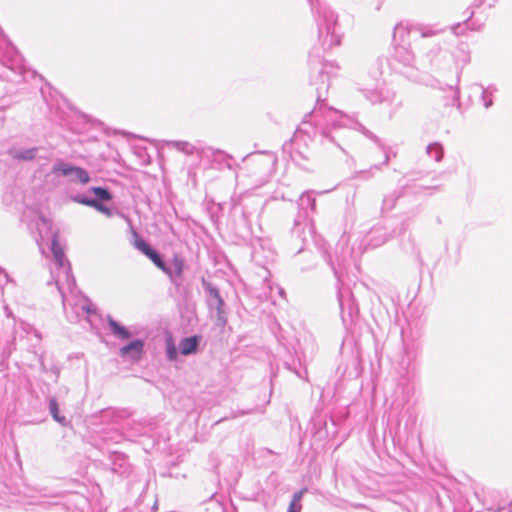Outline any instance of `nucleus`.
Segmentation results:
<instances>
[{
	"label": "nucleus",
	"mask_w": 512,
	"mask_h": 512,
	"mask_svg": "<svg viewBox=\"0 0 512 512\" xmlns=\"http://www.w3.org/2000/svg\"><path fill=\"white\" fill-rule=\"evenodd\" d=\"M90 207H93L95 208L97 211L107 215V216H111L112 215V211L110 208H108L107 206L101 204L98 200H95V202H91L90 203Z\"/></svg>",
	"instance_id": "obj_19"
},
{
	"label": "nucleus",
	"mask_w": 512,
	"mask_h": 512,
	"mask_svg": "<svg viewBox=\"0 0 512 512\" xmlns=\"http://www.w3.org/2000/svg\"><path fill=\"white\" fill-rule=\"evenodd\" d=\"M489 512H512V511L506 510L505 508H498L496 510H489Z\"/></svg>",
	"instance_id": "obj_26"
},
{
	"label": "nucleus",
	"mask_w": 512,
	"mask_h": 512,
	"mask_svg": "<svg viewBox=\"0 0 512 512\" xmlns=\"http://www.w3.org/2000/svg\"><path fill=\"white\" fill-rule=\"evenodd\" d=\"M417 30L420 32L422 37H432L439 32L438 30H434L430 27H423V26L418 27Z\"/></svg>",
	"instance_id": "obj_20"
},
{
	"label": "nucleus",
	"mask_w": 512,
	"mask_h": 512,
	"mask_svg": "<svg viewBox=\"0 0 512 512\" xmlns=\"http://www.w3.org/2000/svg\"><path fill=\"white\" fill-rule=\"evenodd\" d=\"M388 161H389V156H388V155H386V156H385V163H387Z\"/></svg>",
	"instance_id": "obj_28"
},
{
	"label": "nucleus",
	"mask_w": 512,
	"mask_h": 512,
	"mask_svg": "<svg viewBox=\"0 0 512 512\" xmlns=\"http://www.w3.org/2000/svg\"><path fill=\"white\" fill-rule=\"evenodd\" d=\"M404 28L402 27V25H397L394 29V34L396 33H399L400 31H402Z\"/></svg>",
	"instance_id": "obj_27"
},
{
	"label": "nucleus",
	"mask_w": 512,
	"mask_h": 512,
	"mask_svg": "<svg viewBox=\"0 0 512 512\" xmlns=\"http://www.w3.org/2000/svg\"><path fill=\"white\" fill-rule=\"evenodd\" d=\"M159 269H161L162 271L166 270V264L163 262L161 256L156 252V251H152L150 254H148L147 256Z\"/></svg>",
	"instance_id": "obj_16"
},
{
	"label": "nucleus",
	"mask_w": 512,
	"mask_h": 512,
	"mask_svg": "<svg viewBox=\"0 0 512 512\" xmlns=\"http://www.w3.org/2000/svg\"><path fill=\"white\" fill-rule=\"evenodd\" d=\"M91 191L103 201H108L111 199V194L104 188L101 187H93Z\"/></svg>",
	"instance_id": "obj_17"
},
{
	"label": "nucleus",
	"mask_w": 512,
	"mask_h": 512,
	"mask_svg": "<svg viewBox=\"0 0 512 512\" xmlns=\"http://www.w3.org/2000/svg\"><path fill=\"white\" fill-rule=\"evenodd\" d=\"M9 155L16 160L29 161L36 157L37 148H20L14 147L9 150Z\"/></svg>",
	"instance_id": "obj_7"
},
{
	"label": "nucleus",
	"mask_w": 512,
	"mask_h": 512,
	"mask_svg": "<svg viewBox=\"0 0 512 512\" xmlns=\"http://www.w3.org/2000/svg\"><path fill=\"white\" fill-rule=\"evenodd\" d=\"M498 91L497 87L495 85H489L487 88H484L482 90V101L485 108H489L492 106L493 101L492 97L494 94Z\"/></svg>",
	"instance_id": "obj_12"
},
{
	"label": "nucleus",
	"mask_w": 512,
	"mask_h": 512,
	"mask_svg": "<svg viewBox=\"0 0 512 512\" xmlns=\"http://www.w3.org/2000/svg\"><path fill=\"white\" fill-rule=\"evenodd\" d=\"M321 13L325 21V27L320 25L319 36L323 46L332 47L339 45L341 42L340 35L336 32V16L328 8H322Z\"/></svg>",
	"instance_id": "obj_2"
},
{
	"label": "nucleus",
	"mask_w": 512,
	"mask_h": 512,
	"mask_svg": "<svg viewBox=\"0 0 512 512\" xmlns=\"http://www.w3.org/2000/svg\"><path fill=\"white\" fill-rule=\"evenodd\" d=\"M306 200H307L308 203H310L311 208L314 209V207H315V199L311 198L309 192L303 193V195L301 196V202L302 203H304Z\"/></svg>",
	"instance_id": "obj_22"
},
{
	"label": "nucleus",
	"mask_w": 512,
	"mask_h": 512,
	"mask_svg": "<svg viewBox=\"0 0 512 512\" xmlns=\"http://www.w3.org/2000/svg\"><path fill=\"white\" fill-rule=\"evenodd\" d=\"M49 409H50V413L55 421H57L59 423L64 422L65 418L63 416H60L58 403L55 399L50 400Z\"/></svg>",
	"instance_id": "obj_15"
},
{
	"label": "nucleus",
	"mask_w": 512,
	"mask_h": 512,
	"mask_svg": "<svg viewBox=\"0 0 512 512\" xmlns=\"http://www.w3.org/2000/svg\"><path fill=\"white\" fill-rule=\"evenodd\" d=\"M74 200L78 203H81V204H84V205H87V206H90V203L91 202H95L96 199H90V198H87V197H75Z\"/></svg>",
	"instance_id": "obj_24"
},
{
	"label": "nucleus",
	"mask_w": 512,
	"mask_h": 512,
	"mask_svg": "<svg viewBox=\"0 0 512 512\" xmlns=\"http://www.w3.org/2000/svg\"><path fill=\"white\" fill-rule=\"evenodd\" d=\"M39 248L43 251V244L51 240V251L53 254L56 270L52 275L59 293L62 296L63 307L70 320L87 318L93 313L91 302L76 289L75 280L71 274L70 264L65 258L64 250L58 242V231L53 228L52 222L44 217L37 221Z\"/></svg>",
	"instance_id": "obj_1"
},
{
	"label": "nucleus",
	"mask_w": 512,
	"mask_h": 512,
	"mask_svg": "<svg viewBox=\"0 0 512 512\" xmlns=\"http://www.w3.org/2000/svg\"><path fill=\"white\" fill-rule=\"evenodd\" d=\"M198 343H199V340H198V337H196V336L187 337V338L182 339L179 343V348H180L181 354L187 356V355L194 353L198 347Z\"/></svg>",
	"instance_id": "obj_8"
},
{
	"label": "nucleus",
	"mask_w": 512,
	"mask_h": 512,
	"mask_svg": "<svg viewBox=\"0 0 512 512\" xmlns=\"http://www.w3.org/2000/svg\"><path fill=\"white\" fill-rule=\"evenodd\" d=\"M305 492H306V489H303V490H300V491L296 492L293 495V498H292L291 502L301 504V500H302V497H303Z\"/></svg>",
	"instance_id": "obj_23"
},
{
	"label": "nucleus",
	"mask_w": 512,
	"mask_h": 512,
	"mask_svg": "<svg viewBox=\"0 0 512 512\" xmlns=\"http://www.w3.org/2000/svg\"><path fill=\"white\" fill-rule=\"evenodd\" d=\"M394 98V94L390 93L389 91H374L371 92L369 95V100L372 103H382V102H389L392 101Z\"/></svg>",
	"instance_id": "obj_10"
},
{
	"label": "nucleus",
	"mask_w": 512,
	"mask_h": 512,
	"mask_svg": "<svg viewBox=\"0 0 512 512\" xmlns=\"http://www.w3.org/2000/svg\"><path fill=\"white\" fill-rule=\"evenodd\" d=\"M52 172L54 174L69 177L71 181L82 184H86L90 180L88 173L84 169L64 162L55 164L52 168Z\"/></svg>",
	"instance_id": "obj_3"
},
{
	"label": "nucleus",
	"mask_w": 512,
	"mask_h": 512,
	"mask_svg": "<svg viewBox=\"0 0 512 512\" xmlns=\"http://www.w3.org/2000/svg\"><path fill=\"white\" fill-rule=\"evenodd\" d=\"M144 349V342L136 339L120 349V355L127 360L137 362L140 360Z\"/></svg>",
	"instance_id": "obj_4"
},
{
	"label": "nucleus",
	"mask_w": 512,
	"mask_h": 512,
	"mask_svg": "<svg viewBox=\"0 0 512 512\" xmlns=\"http://www.w3.org/2000/svg\"><path fill=\"white\" fill-rule=\"evenodd\" d=\"M209 294H210V300L209 305L211 309L216 310L217 320L221 325H224L226 323V316L225 312L223 310L224 302L221 298L219 291L215 287L209 288Z\"/></svg>",
	"instance_id": "obj_5"
},
{
	"label": "nucleus",
	"mask_w": 512,
	"mask_h": 512,
	"mask_svg": "<svg viewBox=\"0 0 512 512\" xmlns=\"http://www.w3.org/2000/svg\"><path fill=\"white\" fill-rule=\"evenodd\" d=\"M184 269V261L180 257L175 256L170 265H166L165 272L174 284H178Z\"/></svg>",
	"instance_id": "obj_6"
},
{
	"label": "nucleus",
	"mask_w": 512,
	"mask_h": 512,
	"mask_svg": "<svg viewBox=\"0 0 512 512\" xmlns=\"http://www.w3.org/2000/svg\"><path fill=\"white\" fill-rule=\"evenodd\" d=\"M301 508V504L291 502L287 512H300Z\"/></svg>",
	"instance_id": "obj_25"
},
{
	"label": "nucleus",
	"mask_w": 512,
	"mask_h": 512,
	"mask_svg": "<svg viewBox=\"0 0 512 512\" xmlns=\"http://www.w3.org/2000/svg\"><path fill=\"white\" fill-rule=\"evenodd\" d=\"M108 324H109V327H110L113 335L116 338L123 339V340L130 338V336H131L130 332L125 327H123L119 323H117L113 318H111V317L108 318Z\"/></svg>",
	"instance_id": "obj_9"
},
{
	"label": "nucleus",
	"mask_w": 512,
	"mask_h": 512,
	"mask_svg": "<svg viewBox=\"0 0 512 512\" xmlns=\"http://www.w3.org/2000/svg\"><path fill=\"white\" fill-rule=\"evenodd\" d=\"M338 69V66L333 63H325L322 67V73L333 74Z\"/></svg>",
	"instance_id": "obj_21"
},
{
	"label": "nucleus",
	"mask_w": 512,
	"mask_h": 512,
	"mask_svg": "<svg viewBox=\"0 0 512 512\" xmlns=\"http://www.w3.org/2000/svg\"><path fill=\"white\" fill-rule=\"evenodd\" d=\"M134 236H135V241H134L135 248H137L139 251H141L144 255L148 256V254H150L153 251V249L149 246V244L145 240L140 238L136 232H134Z\"/></svg>",
	"instance_id": "obj_14"
},
{
	"label": "nucleus",
	"mask_w": 512,
	"mask_h": 512,
	"mask_svg": "<svg viewBox=\"0 0 512 512\" xmlns=\"http://www.w3.org/2000/svg\"><path fill=\"white\" fill-rule=\"evenodd\" d=\"M426 152L430 157L434 158L436 162H440L442 160L443 148L439 143L435 142L429 144L426 148Z\"/></svg>",
	"instance_id": "obj_13"
},
{
	"label": "nucleus",
	"mask_w": 512,
	"mask_h": 512,
	"mask_svg": "<svg viewBox=\"0 0 512 512\" xmlns=\"http://www.w3.org/2000/svg\"><path fill=\"white\" fill-rule=\"evenodd\" d=\"M167 146L173 147L187 155H191L195 151V147L191 143L186 141H168Z\"/></svg>",
	"instance_id": "obj_11"
},
{
	"label": "nucleus",
	"mask_w": 512,
	"mask_h": 512,
	"mask_svg": "<svg viewBox=\"0 0 512 512\" xmlns=\"http://www.w3.org/2000/svg\"><path fill=\"white\" fill-rule=\"evenodd\" d=\"M177 356H178V352H177V349L175 347V345L173 344L172 340H167V357L169 360L171 361H174L177 359Z\"/></svg>",
	"instance_id": "obj_18"
}]
</instances>
